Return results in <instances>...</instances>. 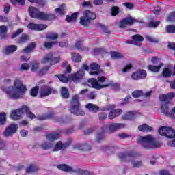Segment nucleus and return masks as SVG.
<instances>
[{
    "label": "nucleus",
    "instance_id": "f257e3e1",
    "mask_svg": "<svg viewBox=\"0 0 175 175\" xmlns=\"http://www.w3.org/2000/svg\"><path fill=\"white\" fill-rule=\"evenodd\" d=\"M1 90L6 92L11 99H20L27 92V86L23 83L21 79L16 78L13 82V86L7 88L3 86Z\"/></svg>",
    "mask_w": 175,
    "mask_h": 175
},
{
    "label": "nucleus",
    "instance_id": "f03ea898",
    "mask_svg": "<svg viewBox=\"0 0 175 175\" xmlns=\"http://www.w3.org/2000/svg\"><path fill=\"white\" fill-rule=\"evenodd\" d=\"M137 142L141 144V146L145 150H152V148H159L161 147V142L159 141L155 140V138L152 135H148L144 137H140Z\"/></svg>",
    "mask_w": 175,
    "mask_h": 175
},
{
    "label": "nucleus",
    "instance_id": "7ed1b4c3",
    "mask_svg": "<svg viewBox=\"0 0 175 175\" xmlns=\"http://www.w3.org/2000/svg\"><path fill=\"white\" fill-rule=\"evenodd\" d=\"M122 128H125V124L124 123H112L109 125H104L101 128V133H98L97 134V142L98 143H100L105 137L103 136V133H113V132H116V131H118V129H121Z\"/></svg>",
    "mask_w": 175,
    "mask_h": 175
},
{
    "label": "nucleus",
    "instance_id": "20e7f679",
    "mask_svg": "<svg viewBox=\"0 0 175 175\" xmlns=\"http://www.w3.org/2000/svg\"><path fill=\"white\" fill-rule=\"evenodd\" d=\"M29 13L32 18H38L39 20H54L55 15L44 12H40L38 8L29 7Z\"/></svg>",
    "mask_w": 175,
    "mask_h": 175
},
{
    "label": "nucleus",
    "instance_id": "39448f33",
    "mask_svg": "<svg viewBox=\"0 0 175 175\" xmlns=\"http://www.w3.org/2000/svg\"><path fill=\"white\" fill-rule=\"evenodd\" d=\"M36 120L38 121H44L46 120H54L59 125H64V124H68V119L66 118H58L57 115L53 112L49 113H43L42 115H38L36 117Z\"/></svg>",
    "mask_w": 175,
    "mask_h": 175
},
{
    "label": "nucleus",
    "instance_id": "423d86ee",
    "mask_svg": "<svg viewBox=\"0 0 175 175\" xmlns=\"http://www.w3.org/2000/svg\"><path fill=\"white\" fill-rule=\"evenodd\" d=\"M95 18H96L95 12L86 10L83 12V16L80 17V24L83 27H87Z\"/></svg>",
    "mask_w": 175,
    "mask_h": 175
},
{
    "label": "nucleus",
    "instance_id": "0eeeda50",
    "mask_svg": "<svg viewBox=\"0 0 175 175\" xmlns=\"http://www.w3.org/2000/svg\"><path fill=\"white\" fill-rule=\"evenodd\" d=\"M56 90L53 89V88L47 85L41 86L39 90L40 98H44L51 95V94H55Z\"/></svg>",
    "mask_w": 175,
    "mask_h": 175
},
{
    "label": "nucleus",
    "instance_id": "6e6552de",
    "mask_svg": "<svg viewBox=\"0 0 175 175\" xmlns=\"http://www.w3.org/2000/svg\"><path fill=\"white\" fill-rule=\"evenodd\" d=\"M18 129V125L16 124H11L5 128L3 135L5 137H12L13 135H16L17 133Z\"/></svg>",
    "mask_w": 175,
    "mask_h": 175
},
{
    "label": "nucleus",
    "instance_id": "1a4fd4ad",
    "mask_svg": "<svg viewBox=\"0 0 175 175\" xmlns=\"http://www.w3.org/2000/svg\"><path fill=\"white\" fill-rule=\"evenodd\" d=\"M140 153L133 151L124 152L119 154V158L121 159L122 162H127L128 158H137V157H140Z\"/></svg>",
    "mask_w": 175,
    "mask_h": 175
},
{
    "label": "nucleus",
    "instance_id": "9d476101",
    "mask_svg": "<svg viewBox=\"0 0 175 175\" xmlns=\"http://www.w3.org/2000/svg\"><path fill=\"white\" fill-rule=\"evenodd\" d=\"M60 61L61 57H53V53H49L42 58L41 63L47 64V62H50L51 65H55V64H58Z\"/></svg>",
    "mask_w": 175,
    "mask_h": 175
},
{
    "label": "nucleus",
    "instance_id": "9b49d317",
    "mask_svg": "<svg viewBox=\"0 0 175 175\" xmlns=\"http://www.w3.org/2000/svg\"><path fill=\"white\" fill-rule=\"evenodd\" d=\"M72 142L73 139L72 138H68L67 142H65L64 144H63L62 142L59 141L55 146L53 151H59L60 150H65V148H68V147L72 146Z\"/></svg>",
    "mask_w": 175,
    "mask_h": 175
},
{
    "label": "nucleus",
    "instance_id": "f8f14e48",
    "mask_svg": "<svg viewBox=\"0 0 175 175\" xmlns=\"http://www.w3.org/2000/svg\"><path fill=\"white\" fill-rule=\"evenodd\" d=\"M88 85L91 88H95L96 90H102V88H106V87H109L110 85V83L105 84V85H100V84H98V80L94 78H92L88 80Z\"/></svg>",
    "mask_w": 175,
    "mask_h": 175
},
{
    "label": "nucleus",
    "instance_id": "ddd939ff",
    "mask_svg": "<svg viewBox=\"0 0 175 175\" xmlns=\"http://www.w3.org/2000/svg\"><path fill=\"white\" fill-rule=\"evenodd\" d=\"M146 77H147V72L144 70H139L131 75V79L133 80H142L146 79Z\"/></svg>",
    "mask_w": 175,
    "mask_h": 175
},
{
    "label": "nucleus",
    "instance_id": "4468645a",
    "mask_svg": "<svg viewBox=\"0 0 175 175\" xmlns=\"http://www.w3.org/2000/svg\"><path fill=\"white\" fill-rule=\"evenodd\" d=\"M27 27L29 29H31V31H44V29L47 28V25L29 23Z\"/></svg>",
    "mask_w": 175,
    "mask_h": 175
},
{
    "label": "nucleus",
    "instance_id": "2eb2a0df",
    "mask_svg": "<svg viewBox=\"0 0 175 175\" xmlns=\"http://www.w3.org/2000/svg\"><path fill=\"white\" fill-rule=\"evenodd\" d=\"M85 76V71L84 70H79L77 72V73L71 75L70 79L74 81L75 83H77L81 79H83Z\"/></svg>",
    "mask_w": 175,
    "mask_h": 175
},
{
    "label": "nucleus",
    "instance_id": "dca6fc26",
    "mask_svg": "<svg viewBox=\"0 0 175 175\" xmlns=\"http://www.w3.org/2000/svg\"><path fill=\"white\" fill-rule=\"evenodd\" d=\"M79 95H74L72 98L70 107L72 110H79L80 109V101H79Z\"/></svg>",
    "mask_w": 175,
    "mask_h": 175
},
{
    "label": "nucleus",
    "instance_id": "f3484780",
    "mask_svg": "<svg viewBox=\"0 0 175 175\" xmlns=\"http://www.w3.org/2000/svg\"><path fill=\"white\" fill-rule=\"evenodd\" d=\"M39 172V166L35 163H31L25 168V173L27 174H32Z\"/></svg>",
    "mask_w": 175,
    "mask_h": 175
},
{
    "label": "nucleus",
    "instance_id": "a211bd4d",
    "mask_svg": "<svg viewBox=\"0 0 175 175\" xmlns=\"http://www.w3.org/2000/svg\"><path fill=\"white\" fill-rule=\"evenodd\" d=\"M23 117V110H14L12 111L10 118L13 121H17L21 120Z\"/></svg>",
    "mask_w": 175,
    "mask_h": 175
},
{
    "label": "nucleus",
    "instance_id": "6ab92c4d",
    "mask_svg": "<svg viewBox=\"0 0 175 175\" xmlns=\"http://www.w3.org/2000/svg\"><path fill=\"white\" fill-rule=\"evenodd\" d=\"M136 20L133 19L132 17L126 18L125 19L120 21L119 23L120 28H125L126 25H132L133 23H135Z\"/></svg>",
    "mask_w": 175,
    "mask_h": 175
},
{
    "label": "nucleus",
    "instance_id": "aec40b11",
    "mask_svg": "<svg viewBox=\"0 0 175 175\" xmlns=\"http://www.w3.org/2000/svg\"><path fill=\"white\" fill-rule=\"evenodd\" d=\"M57 169L62 170V172H66L67 173H76V170H73V168L66 164H59L57 165Z\"/></svg>",
    "mask_w": 175,
    "mask_h": 175
},
{
    "label": "nucleus",
    "instance_id": "412c9836",
    "mask_svg": "<svg viewBox=\"0 0 175 175\" xmlns=\"http://www.w3.org/2000/svg\"><path fill=\"white\" fill-rule=\"evenodd\" d=\"M74 150H79V151H91V146L87 144H79L73 146Z\"/></svg>",
    "mask_w": 175,
    "mask_h": 175
},
{
    "label": "nucleus",
    "instance_id": "4be33fe9",
    "mask_svg": "<svg viewBox=\"0 0 175 175\" xmlns=\"http://www.w3.org/2000/svg\"><path fill=\"white\" fill-rule=\"evenodd\" d=\"M133 41L128 42L130 44H135L136 46H141V43H137V42H143L144 40V38L143 36L137 34L132 36Z\"/></svg>",
    "mask_w": 175,
    "mask_h": 175
},
{
    "label": "nucleus",
    "instance_id": "5701e85b",
    "mask_svg": "<svg viewBox=\"0 0 175 175\" xmlns=\"http://www.w3.org/2000/svg\"><path fill=\"white\" fill-rule=\"evenodd\" d=\"M46 137L49 142H55L59 139V135L55 132H52L46 134Z\"/></svg>",
    "mask_w": 175,
    "mask_h": 175
},
{
    "label": "nucleus",
    "instance_id": "b1692460",
    "mask_svg": "<svg viewBox=\"0 0 175 175\" xmlns=\"http://www.w3.org/2000/svg\"><path fill=\"white\" fill-rule=\"evenodd\" d=\"M14 51H17V46L16 45L7 46L3 49L4 54H6L7 55L12 54V53H14Z\"/></svg>",
    "mask_w": 175,
    "mask_h": 175
},
{
    "label": "nucleus",
    "instance_id": "393cba45",
    "mask_svg": "<svg viewBox=\"0 0 175 175\" xmlns=\"http://www.w3.org/2000/svg\"><path fill=\"white\" fill-rule=\"evenodd\" d=\"M121 114H122V110H113L109 112L108 118L109 120H114L116 117H118V116H121Z\"/></svg>",
    "mask_w": 175,
    "mask_h": 175
},
{
    "label": "nucleus",
    "instance_id": "a878e982",
    "mask_svg": "<svg viewBox=\"0 0 175 175\" xmlns=\"http://www.w3.org/2000/svg\"><path fill=\"white\" fill-rule=\"evenodd\" d=\"M135 118H136V114H135L133 111H129L123 116H122V120H135Z\"/></svg>",
    "mask_w": 175,
    "mask_h": 175
},
{
    "label": "nucleus",
    "instance_id": "bb28decb",
    "mask_svg": "<svg viewBox=\"0 0 175 175\" xmlns=\"http://www.w3.org/2000/svg\"><path fill=\"white\" fill-rule=\"evenodd\" d=\"M138 129L141 132H152L154 129L149 126L147 124H143L142 125L138 126Z\"/></svg>",
    "mask_w": 175,
    "mask_h": 175
},
{
    "label": "nucleus",
    "instance_id": "cd10ccee",
    "mask_svg": "<svg viewBox=\"0 0 175 175\" xmlns=\"http://www.w3.org/2000/svg\"><path fill=\"white\" fill-rule=\"evenodd\" d=\"M40 147L42 150H44L45 151H47L53 148V144L49 142H44L40 144Z\"/></svg>",
    "mask_w": 175,
    "mask_h": 175
},
{
    "label": "nucleus",
    "instance_id": "c85d7f7f",
    "mask_svg": "<svg viewBox=\"0 0 175 175\" xmlns=\"http://www.w3.org/2000/svg\"><path fill=\"white\" fill-rule=\"evenodd\" d=\"M75 173L79 175H95L94 172L83 170L81 168H77V170H75Z\"/></svg>",
    "mask_w": 175,
    "mask_h": 175
},
{
    "label": "nucleus",
    "instance_id": "c756f323",
    "mask_svg": "<svg viewBox=\"0 0 175 175\" xmlns=\"http://www.w3.org/2000/svg\"><path fill=\"white\" fill-rule=\"evenodd\" d=\"M162 66H163V63H160L159 64V66H152V65H150L148 66L149 70H150V72H159V70H161V68H162Z\"/></svg>",
    "mask_w": 175,
    "mask_h": 175
},
{
    "label": "nucleus",
    "instance_id": "7c9ffc66",
    "mask_svg": "<svg viewBox=\"0 0 175 175\" xmlns=\"http://www.w3.org/2000/svg\"><path fill=\"white\" fill-rule=\"evenodd\" d=\"M165 137H167V139H174L175 131L173 130V129L168 127L167 134L165 135Z\"/></svg>",
    "mask_w": 175,
    "mask_h": 175
},
{
    "label": "nucleus",
    "instance_id": "2f4dec72",
    "mask_svg": "<svg viewBox=\"0 0 175 175\" xmlns=\"http://www.w3.org/2000/svg\"><path fill=\"white\" fill-rule=\"evenodd\" d=\"M39 62H30V68L31 72H38L39 70Z\"/></svg>",
    "mask_w": 175,
    "mask_h": 175
},
{
    "label": "nucleus",
    "instance_id": "473e14b6",
    "mask_svg": "<svg viewBox=\"0 0 175 175\" xmlns=\"http://www.w3.org/2000/svg\"><path fill=\"white\" fill-rule=\"evenodd\" d=\"M81 58L79 53H71V59L74 62H81Z\"/></svg>",
    "mask_w": 175,
    "mask_h": 175
},
{
    "label": "nucleus",
    "instance_id": "72a5a7b5",
    "mask_svg": "<svg viewBox=\"0 0 175 175\" xmlns=\"http://www.w3.org/2000/svg\"><path fill=\"white\" fill-rule=\"evenodd\" d=\"M77 16H79V12H75L70 16H67L66 20L68 23L76 21V20L77 19Z\"/></svg>",
    "mask_w": 175,
    "mask_h": 175
},
{
    "label": "nucleus",
    "instance_id": "f704fd0d",
    "mask_svg": "<svg viewBox=\"0 0 175 175\" xmlns=\"http://www.w3.org/2000/svg\"><path fill=\"white\" fill-rule=\"evenodd\" d=\"M111 57L113 59H120V58H124V55L118 52H111Z\"/></svg>",
    "mask_w": 175,
    "mask_h": 175
},
{
    "label": "nucleus",
    "instance_id": "c9c22d12",
    "mask_svg": "<svg viewBox=\"0 0 175 175\" xmlns=\"http://www.w3.org/2000/svg\"><path fill=\"white\" fill-rule=\"evenodd\" d=\"M35 47H36V44H35L34 42L30 44L27 48H25V49H23L22 51V53H31V51H32L33 50V49H35Z\"/></svg>",
    "mask_w": 175,
    "mask_h": 175
},
{
    "label": "nucleus",
    "instance_id": "e433bc0d",
    "mask_svg": "<svg viewBox=\"0 0 175 175\" xmlns=\"http://www.w3.org/2000/svg\"><path fill=\"white\" fill-rule=\"evenodd\" d=\"M167 129H169V127H167V126H161V127L159 129V135H161V136H165V137H166V134L167 133Z\"/></svg>",
    "mask_w": 175,
    "mask_h": 175
},
{
    "label": "nucleus",
    "instance_id": "4c0bfd02",
    "mask_svg": "<svg viewBox=\"0 0 175 175\" xmlns=\"http://www.w3.org/2000/svg\"><path fill=\"white\" fill-rule=\"evenodd\" d=\"M6 124V113H0V125H5Z\"/></svg>",
    "mask_w": 175,
    "mask_h": 175
},
{
    "label": "nucleus",
    "instance_id": "58836bf2",
    "mask_svg": "<svg viewBox=\"0 0 175 175\" xmlns=\"http://www.w3.org/2000/svg\"><path fill=\"white\" fill-rule=\"evenodd\" d=\"M161 113L165 116H167L168 117H171V118H173L174 117L175 110H172L170 111H169V110H163Z\"/></svg>",
    "mask_w": 175,
    "mask_h": 175
},
{
    "label": "nucleus",
    "instance_id": "ea45409f",
    "mask_svg": "<svg viewBox=\"0 0 175 175\" xmlns=\"http://www.w3.org/2000/svg\"><path fill=\"white\" fill-rule=\"evenodd\" d=\"M61 95L62 98H69V91L66 88H62L61 90Z\"/></svg>",
    "mask_w": 175,
    "mask_h": 175
},
{
    "label": "nucleus",
    "instance_id": "a19ab883",
    "mask_svg": "<svg viewBox=\"0 0 175 175\" xmlns=\"http://www.w3.org/2000/svg\"><path fill=\"white\" fill-rule=\"evenodd\" d=\"M55 77H58L59 80H60V81H62V83H67L68 81H69V78H68L67 77H65V75H55Z\"/></svg>",
    "mask_w": 175,
    "mask_h": 175
},
{
    "label": "nucleus",
    "instance_id": "79ce46f5",
    "mask_svg": "<svg viewBox=\"0 0 175 175\" xmlns=\"http://www.w3.org/2000/svg\"><path fill=\"white\" fill-rule=\"evenodd\" d=\"M66 9V5L65 4H62L59 6V8L55 9V12L57 14H63L64 10Z\"/></svg>",
    "mask_w": 175,
    "mask_h": 175
},
{
    "label": "nucleus",
    "instance_id": "37998d69",
    "mask_svg": "<svg viewBox=\"0 0 175 175\" xmlns=\"http://www.w3.org/2000/svg\"><path fill=\"white\" fill-rule=\"evenodd\" d=\"M46 38L51 40H57L58 39V34L57 33H50L46 35Z\"/></svg>",
    "mask_w": 175,
    "mask_h": 175
},
{
    "label": "nucleus",
    "instance_id": "c03bdc74",
    "mask_svg": "<svg viewBox=\"0 0 175 175\" xmlns=\"http://www.w3.org/2000/svg\"><path fill=\"white\" fill-rule=\"evenodd\" d=\"M163 77H170L172 76V70L170 68H164L163 70Z\"/></svg>",
    "mask_w": 175,
    "mask_h": 175
},
{
    "label": "nucleus",
    "instance_id": "a18cd8bd",
    "mask_svg": "<svg viewBox=\"0 0 175 175\" xmlns=\"http://www.w3.org/2000/svg\"><path fill=\"white\" fill-rule=\"evenodd\" d=\"M131 163H132L133 168H137V167H140V166H143V161H131Z\"/></svg>",
    "mask_w": 175,
    "mask_h": 175
},
{
    "label": "nucleus",
    "instance_id": "49530a36",
    "mask_svg": "<svg viewBox=\"0 0 175 175\" xmlns=\"http://www.w3.org/2000/svg\"><path fill=\"white\" fill-rule=\"evenodd\" d=\"M62 66V68H66V73L72 72V67H70V65H68V62H63Z\"/></svg>",
    "mask_w": 175,
    "mask_h": 175
},
{
    "label": "nucleus",
    "instance_id": "de8ad7c7",
    "mask_svg": "<svg viewBox=\"0 0 175 175\" xmlns=\"http://www.w3.org/2000/svg\"><path fill=\"white\" fill-rule=\"evenodd\" d=\"M133 98H140V96H143L144 93L142 90H135L132 94Z\"/></svg>",
    "mask_w": 175,
    "mask_h": 175
},
{
    "label": "nucleus",
    "instance_id": "09e8293b",
    "mask_svg": "<svg viewBox=\"0 0 175 175\" xmlns=\"http://www.w3.org/2000/svg\"><path fill=\"white\" fill-rule=\"evenodd\" d=\"M38 92H39V87L36 86L31 90L30 95H31L33 97H35L36 95H38Z\"/></svg>",
    "mask_w": 175,
    "mask_h": 175
},
{
    "label": "nucleus",
    "instance_id": "8fccbe9b",
    "mask_svg": "<svg viewBox=\"0 0 175 175\" xmlns=\"http://www.w3.org/2000/svg\"><path fill=\"white\" fill-rule=\"evenodd\" d=\"M145 39H146V40L148 42H152V43H158L159 42L158 38H155L151 36H146Z\"/></svg>",
    "mask_w": 175,
    "mask_h": 175
},
{
    "label": "nucleus",
    "instance_id": "3c124183",
    "mask_svg": "<svg viewBox=\"0 0 175 175\" xmlns=\"http://www.w3.org/2000/svg\"><path fill=\"white\" fill-rule=\"evenodd\" d=\"M25 113L27 117H28V118H30V120H35V118H36V116H35V114L32 113L30 110H26Z\"/></svg>",
    "mask_w": 175,
    "mask_h": 175
},
{
    "label": "nucleus",
    "instance_id": "603ef678",
    "mask_svg": "<svg viewBox=\"0 0 175 175\" xmlns=\"http://www.w3.org/2000/svg\"><path fill=\"white\" fill-rule=\"evenodd\" d=\"M71 114H74V116H84L85 112L80 110H71Z\"/></svg>",
    "mask_w": 175,
    "mask_h": 175
},
{
    "label": "nucleus",
    "instance_id": "864d4df0",
    "mask_svg": "<svg viewBox=\"0 0 175 175\" xmlns=\"http://www.w3.org/2000/svg\"><path fill=\"white\" fill-rule=\"evenodd\" d=\"M86 109H91L92 110H99V107L92 103H89L86 105Z\"/></svg>",
    "mask_w": 175,
    "mask_h": 175
},
{
    "label": "nucleus",
    "instance_id": "5fc2aeb1",
    "mask_svg": "<svg viewBox=\"0 0 175 175\" xmlns=\"http://www.w3.org/2000/svg\"><path fill=\"white\" fill-rule=\"evenodd\" d=\"M90 68L91 70H99L100 66L96 63H92L90 64Z\"/></svg>",
    "mask_w": 175,
    "mask_h": 175
},
{
    "label": "nucleus",
    "instance_id": "6e6d98bb",
    "mask_svg": "<svg viewBox=\"0 0 175 175\" xmlns=\"http://www.w3.org/2000/svg\"><path fill=\"white\" fill-rule=\"evenodd\" d=\"M166 31L169 33H174V32H175V26L174 25L167 26Z\"/></svg>",
    "mask_w": 175,
    "mask_h": 175
},
{
    "label": "nucleus",
    "instance_id": "4d7b16f0",
    "mask_svg": "<svg viewBox=\"0 0 175 175\" xmlns=\"http://www.w3.org/2000/svg\"><path fill=\"white\" fill-rule=\"evenodd\" d=\"M31 68L29 64L27 63H23L21 64L20 70H29V69Z\"/></svg>",
    "mask_w": 175,
    "mask_h": 175
},
{
    "label": "nucleus",
    "instance_id": "13d9d810",
    "mask_svg": "<svg viewBox=\"0 0 175 175\" xmlns=\"http://www.w3.org/2000/svg\"><path fill=\"white\" fill-rule=\"evenodd\" d=\"M29 38L28 37V36L23 34L18 41V43H24V42H27V40H29Z\"/></svg>",
    "mask_w": 175,
    "mask_h": 175
},
{
    "label": "nucleus",
    "instance_id": "bf43d9fd",
    "mask_svg": "<svg viewBox=\"0 0 175 175\" xmlns=\"http://www.w3.org/2000/svg\"><path fill=\"white\" fill-rule=\"evenodd\" d=\"M159 24H161V22H160L159 21H156V22L152 21V22H150V23H149V27H150V28H157V27L158 25H159Z\"/></svg>",
    "mask_w": 175,
    "mask_h": 175
},
{
    "label": "nucleus",
    "instance_id": "052dcab7",
    "mask_svg": "<svg viewBox=\"0 0 175 175\" xmlns=\"http://www.w3.org/2000/svg\"><path fill=\"white\" fill-rule=\"evenodd\" d=\"M55 42H46L44 43V47H46V49H51V47H53V46H54V44H55Z\"/></svg>",
    "mask_w": 175,
    "mask_h": 175
},
{
    "label": "nucleus",
    "instance_id": "680f3d73",
    "mask_svg": "<svg viewBox=\"0 0 175 175\" xmlns=\"http://www.w3.org/2000/svg\"><path fill=\"white\" fill-rule=\"evenodd\" d=\"M23 32V29H18L16 32H14L12 36V39H14V38H17Z\"/></svg>",
    "mask_w": 175,
    "mask_h": 175
},
{
    "label": "nucleus",
    "instance_id": "e2e57ef3",
    "mask_svg": "<svg viewBox=\"0 0 175 175\" xmlns=\"http://www.w3.org/2000/svg\"><path fill=\"white\" fill-rule=\"evenodd\" d=\"M159 100H161V102H166V100H167V94H160L159 96Z\"/></svg>",
    "mask_w": 175,
    "mask_h": 175
},
{
    "label": "nucleus",
    "instance_id": "0e129e2a",
    "mask_svg": "<svg viewBox=\"0 0 175 175\" xmlns=\"http://www.w3.org/2000/svg\"><path fill=\"white\" fill-rule=\"evenodd\" d=\"M119 8L118 7H113L111 9V14L113 16H117L118 14Z\"/></svg>",
    "mask_w": 175,
    "mask_h": 175
},
{
    "label": "nucleus",
    "instance_id": "69168bd1",
    "mask_svg": "<svg viewBox=\"0 0 175 175\" xmlns=\"http://www.w3.org/2000/svg\"><path fill=\"white\" fill-rule=\"evenodd\" d=\"M167 21H175V12H172L168 16Z\"/></svg>",
    "mask_w": 175,
    "mask_h": 175
},
{
    "label": "nucleus",
    "instance_id": "338daca9",
    "mask_svg": "<svg viewBox=\"0 0 175 175\" xmlns=\"http://www.w3.org/2000/svg\"><path fill=\"white\" fill-rule=\"evenodd\" d=\"M68 44H69V42L66 40H64L59 42L60 47H68Z\"/></svg>",
    "mask_w": 175,
    "mask_h": 175
},
{
    "label": "nucleus",
    "instance_id": "774afa93",
    "mask_svg": "<svg viewBox=\"0 0 175 175\" xmlns=\"http://www.w3.org/2000/svg\"><path fill=\"white\" fill-rule=\"evenodd\" d=\"M50 69V67L46 66L40 70V75H46L47 73V70Z\"/></svg>",
    "mask_w": 175,
    "mask_h": 175
}]
</instances>
